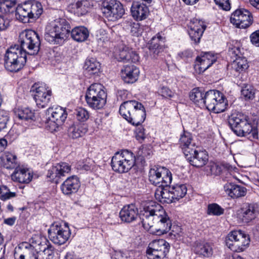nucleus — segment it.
<instances>
[{"label": "nucleus", "instance_id": "f257e3e1", "mask_svg": "<svg viewBox=\"0 0 259 259\" xmlns=\"http://www.w3.org/2000/svg\"><path fill=\"white\" fill-rule=\"evenodd\" d=\"M140 219L143 227L151 233L164 234L171 228V221L163 207L155 201L145 203Z\"/></svg>", "mask_w": 259, "mask_h": 259}, {"label": "nucleus", "instance_id": "f03ea898", "mask_svg": "<svg viewBox=\"0 0 259 259\" xmlns=\"http://www.w3.org/2000/svg\"><path fill=\"white\" fill-rule=\"evenodd\" d=\"M228 122L231 130L237 136L251 135L254 139L258 138L257 129L253 126L247 115L239 112L233 113L229 116Z\"/></svg>", "mask_w": 259, "mask_h": 259}, {"label": "nucleus", "instance_id": "7ed1b4c3", "mask_svg": "<svg viewBox=\"0 0 259 259\" xmlns=\"http://www.w3.org/2000/svg\"><path fill=\"white\" fill-rule=\"evenodd\" d=\"M70 32L69 22L63 18L56 19L46 26L45 39L51 44L60 45L69 36Z\"/></svg>", "mask_w": 259, "mask_h": 259}, {"label": "nucleus", "instance_id": "20e7f679", "mask_svg": "<svg viewBox=\"0 0 259 259\" xmlns=\"http://www.w3.org/2000/svg\"><path fill=\"white\" fill-rule=\"evenodd\" d=\"M119 112L128 123L136 126L141 125L146 116L144 106L136 100L124 102L120 106Z\"/></svg>", "mask_w": 259, "mask_h": 259}, {"label": "nucleus", "instance_id": "39448f33", "mask_svg": "<svg viewBox=\"0 0 259 259\" xmlns=\"http://www.w3.org/2000/svg\"><path fill=\"white\" fill-rule=\"evenodd\" d=\"M136 163L135 154L126 149L116 152L113 156L111 166L116 172L123 174L128 172Z\"/></svg>", "mask_w": 259, "mask_h": 259}, {"label": "nucleus", "instance_id": "423d86ee", "mask_svg": "<svg viewBox=\"0 0 259 259\" xmlns=\"http://www.w3.org/2000/svg\"><path fill=\"white\" fill-rule=\"evenodd\" d=\"M5 68L10 72H18L24 66L26 62V53L22 51L17 45L12 46L5 54Z\"/></svg>", "mask_w": 259, "mask_h": 259}, {"label": "nucleus", "instance_id": "0eeeda50", "mask_svg": "<svg viewBox=\"0 0 259 259\" xmlns=\"http://www.w3.org/2000/svg\"><path fill=\"white\" fill-rule=\"evenodd\" d=\"M107 94L100 83L92 84L87 89L85 100L88 105L94 109L102 108L106 103Z\"/></svg>", "mask_w": 259, "mask_h": 259}, {"label": "nucleus", "instance_id": "6e6552de", "mask_svg": "<svg viewBox=\"0 0 259 259\" xmlns=\"http://www.w3.org/2000/svg\"><path fill=\"white\" fill-rule=\"evenodd\" d=\"M18 42L20 49L26 54L36 55L40 49V40L38 34L34 30H25L20 33Z\"/></svg>", "mask_w": 259, "mask_h": 259}, {"label": "nucleus", "instance_id": "1a4fd4ad", "mask_svg": "<svg viewBox=\"0 0 259 259\" xmlns=\"http://www.w3.org/2000/svg\"><path fill=\"white\" fill-rule=\"evenodd\" d=\"M249 236L241 230L233 231L226 238V245L234 252L243 251L250 243Z\"/></svg>", "mask_w": 259, "mask_h": 259}, {"label": "nucleus", "instance_id": "9d476101", "mask_svg": "<svg viewBox=\"0 0 259 259\" xmlns=\"http://www.w3.org/2000/svg\"><path fill=\"white\" fill-rule=\"evenodd\" d=\"M224 95L218 90H209L205 93L204 106L214 113H221L226 109Z\"/></svg>", "mask_w": 259, "mask_h": 259}, {"label": "nucleus", "instance_id": "9b49d317", "mask_svg": "<svg viewBox=\"0 0 259 259\" xmlns=\"http://www.w3.org/2000/svg\"><path fill=\"white\" fill-rule=\"evenodd\" d=\"M47 114L51 115L46 122V128L52 133L58 131L67 117L66 111L60 106L49 108Z\"/></svg>", "mask_w": 259, "mask_h": 259}, {"label": "nucleus", "instance_id": "f8f14e48", "mask_svg": "<svg viewBox=\"0 0 259 259\" xmlns=\"http://www.w3.org/2000/svg\"><path fill=\"white\" fill-rule=\"evenodd\" d=\"M50 239L59 245L64 244L69 239L71 231L67 223H55L48 230Z\"/></svg>", "mask_w": 259, "mask_h": 259}, {"label": "nucleus", "instance_id": "ddd939ff", "mask_svg": "<svg viewBox=\"0 0 259 259\" xmlns=\"http://www.w3.org/2000/svg\"><path fill=\"white\" fill-rule=\"evenodd\" d=\"M149 180L157 187L167 186L171 183L172 174L169 169L164 167L154 166L149 170Z\"/></svg>", "mask_w": 259, "mask_h": 259}, {"label": "nucleus", "instance_id": "4468645a", "mask_svg": "<svg viewBox=\"0 0 259 259\" xmlns=\"http://www.w3.org/2000/svg\"><path fill=\"white\" fill-rule=\"evenodd\" d=\"M102 12L109 21H115L124 14L122 5L116 0H104L102 4Z\"/></svg>", "mask_w": 259, "mask_h": 259}, {"label": "nucleus", "instance_id": "2eb2a0df", "mask_svg": "<svg viewBox=\"0 0 259 259\" xmlns=\"http://www.w3.org/2000/svg\"><path fill=\"white\" fill-rule=\"evenodd\" d=\"M31 91L34 93V99L37 106L40 108L46 107L52 97L51 90L45 84L35 83L32 87Z\"/></svg>", "mask_w": 259, "mask_h": 259}, {"label": "nucleus", "instance_id": "dca6fc26", "mask_svg": "<svg viewBox=\"0 0 259 259\" xmlns=\"http://www.w3.org/2000/svg\"><path fill=\"white\" fill-rule=\"evenodd\" d=\"M252 18L249 11L245 9H239L232 14L230 21L238 28H245L251 24Z\"/></svg>", "mask_w": 259, "mask_h": 259}, {"label": "nucleus", "instance_id": "f3484780", "mask_svg": "<svg viewBox=\"0 0 259 259\" xmlns=\"http://www.w3.org/2000/svg\"><path fill=\"white\" fill-rule=\"evenodd\" d=\"M169 248V244L165 240H154L149 244L146 252L147 255H153L155 258H163L166 257Z\"/></svg>", "mask_w": 259, "mask_h": 259}, {"label": "nucleus", "instance_id": "a211bd4d", "mask_svg": "<svg viewBox=\"0 0 259 259\" xmlns=\"http://www.w3.org/2000/svg\"><path fill=\"white\" fill-rule=\"evenodd\" d=\"M70 170V166L68 163L60 162L53 166L48 170L47 177L49 179V181L58 183L59 179L62 177L65 176V174H68Z\"/></svg>", "mask_w": 259, "mask_h": 259}, {"label": "nucleus", "instance_id": "6ab92c4d", "mask_svg": "<svg viewBox=\"0 0 259 259\" xmlns=\"http://www.w3.org/2000/svg\"><path fill=\"white\" fill-rule=\"evenodd\" d=\"M217 61V57L210 52L203 53L198 56L195 62L194 68L199 73L210 67Z\"/></svg>", "mask_w": 259, "mask_h": 259}, {"label": "nucleus", "instance_id": "aec40b11", "mask_svg": "<svg viewBox=\"0 0 259 259\" xmlns=\"http://www.w3.org/2000/svg\"><path fill=\"white\" fill-rule=\"evenodd\" d=\"M39 252L40 251L38 252L34 249L32 245L24 242L20 243L15 248L14 256L15 257L19 256V259H25V257L38 259Z\"/></svg>", "mask_w": 259, "mask_h": 259}, {"label": "nucleus", "instance_id": "412c9836", "mask_svg": "<svg viewBox=\"0 0 259 259\" xmlns=\"http://www.w3.org/2000/svg\"><path fill=\"white\" fill-rule=\"evenodd\" d=\"M188 33L191 40L195 44L199 43L206 28L204 22L197 19H193L190 23Z\"/></svg>", "mask_w": 259, "mask_h": 259}, {"label": "nucleus", "instance_id": "4be33fe9", "mask_svg": "<svg viewBox=\"0 0 259 259\" xmlns=\"http://www.w3.org/2000/svg\"><path fill=\"white\" fill-rule=\"evenodd\" d=\"M187 160L192 166L199 167L205 165L208 159L205 151H198L196 148L190 151V155H185Z\"/></svg>", "mask_w": 259, "mask_h": 259}, {"label": "nucleus", "instance_id": "5701e85b", "mask_svg": "<svg viewBox=\"0 0 259 259\" xmlns=\"http://www.w3.org/2000/svg\"><path fill=\"white\" fill-rule=\"evenodd\" d=\"M80 187L79 178L76 176L68 177L61 185L62 192L66 196H69L75 194Z\"/></svg>", "mask_w": 259, "mask_h": 259}, {"label": "nucleus", "instance_id": "b1692460", "mask_svg": "<svg viewBox=\"0 0 259 259\" xmlns=\"http://www.w3.org/2000/svg\"><path fill=\"white\" fill-rule=\"evenodd\" d=\"M226 194L232 199H236L244 196L247 193L245 187L234 183L227 182L223 186Z\"/></svg>", "mask_w": 259, "mask_h": 259}, {"label": "nucleus", "instance_id": "393cba45", "mask_svg": "<svg viewBox=\"0 0 259 259\" xmlns=\"http://www.w3.org/2000/svg\"><path fill=\"white\" fill-rule=\"evenodd\" d=\"M259 213V207L256 203L247 204L244 206L239 213L243 222L247 223L254 220Z\"/></svg>", "mask_w": 259, "mask_h": 259}, {"label": "nucleus", "instance_id": "a878e982", "mask_svg": "<svg viewBox=\"0 0 259 259\" xmlns=\"http://www.w3.org/2000/svg\"><path fill=\"white\" fill-rule=\"evenodd\" d=\"M115 56L118 61L124 62L136 63L139 60V55L135 52L123 45L119 47V51L115 54Z\"/></svg>", "mask_w": 259, "mask_h": 259}, {"label": "nucleus", "instance_id": "bb28decb", "mask_svg": "<svg viewBox=\"0 0 259 259\" xmlns=\"http://www.w3.org/2000/svg\"><path fill=\"white\" fill-rule=\"evenodd\" d=\"M138 215V209L133 204L123 206L119 212V217L121 220L126 223H131L136 221Z\"/></svg>", "mask_w": 259, "mask_h": 259}, {"label": "nucleus", "instance_id": "cd10ccee", "mask_svg": "<svg viewBox=\"0 0 259 259\" xmlns=\"http://www.w3.org/2000/svg\"><path fill=\"white\" fill-rule=\"evenodd\" d=\"M140 70L133 65H125L121 71V76L124 82L133 83L138 79Z\"/></svg>", "mask_w": 259, "mask_h": 259}, {"label": "nucleus", "instance_id": "c85d7f7f", "mask_svg": "<svg viewBox=\"0 0 259 259\" xmlns=\"http://www.w3.org/2000/svg\"><path fill=\"white\" fill-rule=\"evenodd\" d=\"M171 192L170 185L159 186L155 190V197L162 203H171L175 202Z\"/></svg>", "mask_w": 259, "mask_h": 259}, {"label": "nucleus", "instance_id": "c756f323", "mask_svg": "<svg viewBox=\"0 0 259 259\" xmlns=\"http://www.w3.org/2000/svg\"><path fill=\"white\" fill-rule=\"evenodd\" d=\"M11 177L14 182L28 184L32 180L33 175L28 169L17 167Z\"/></svg>", "mask_w": 259, "mask_h": 259}, {"label": "nucleus", "instance_id": "7c9ffc66", "mask_svg": "<svg viewBox=\"0 0 259 259\" xmlns=\"http://www.w3.org/2000/svg\"><path fill=\"white\" fill-rule=\"evenodd\" d=\"M179 144L185 155H190V151L196 148L195 144L193 142L192 134L185 131L181 135Z\"/></svg>", "mask_w": 259, "mask_h": 259}, {"label": "nucleus", "instance_id": "2f4dec72", "mask_svg": "<svg viewBox=\"0 0 259 259\" xmlns=\"http://www.w3.org/2000/svg\"><path fill=\"white\" fill-rule=\"evenodd\" d=\"M131 13L135 19L141 21L147 17L149 11L146 5L136 3L133 4L132 6Z\"/></svg>", "mask_w": 259, "mask_h": 259}, {"label": "nucleus", "instance_id": "473e14b6", "mask_svg": "<svg viewBox=\"0 0 259 259\" xmlns=\"http://www.w3.org/2000/svg\"><path fill=\"white\" fill-rule=\"evenodd\" d=\"M1 160L2 166L6 169H15L19 165L16 155L8 151L1 155Z\"/></svg>", "mask_w": 259, "mask_h": 259}, {"label": "nucleus", "instance_id": "72a5a7b5", "mask_svg": "<svg viewBox=\"0 0 259 259\" xmlns=\"http://www.w3.org/2000/svg\"><path fill=\"white\" fill-rule=\"evenodd\" d=\"M72 6L74 14L80 16L89 12L93 6V3L91 0H77Z\"/></svg>", "mask_w": 259, "mask_h": 259}, {"label": "nucleus", "instance_id": "f704fd0d", "mask_svg": "<svg viewBox=\"0 0 259 259\" xmlns=\"http://www.w3.org/2000/svg\"><path fill=\"white\" fill-rule=\"evenodd\" d=\"M28 1L19 5L16 8L17 19L23 23H28L30 19Z\"/></svg>", "mask_w": 259, "mask_h": 259}, {"label": "nucleus", "instance_id": "c9c22d12", "mask_svg": "<svg viewBox=\"0 0 259 259\" xmlns=\"http://www.w3.org/2000/svg\"><path fill=\"white\" fill-rule=\"evenodd\" d=\"M163 42V38L159 33L153 36L151 39L148 48L150 53L153 54L154 57L157 56L159 53L163 51V47L161 43Z\"/></svg>", "mask_w": 259, "mask_h": 259}, {"label": "nucleus", "instance_id": "e433bc0d", "mask_svg": "<svg viewBox=\"0 0 259 259\" xmlns=\"http://www.w3.org/2000/svg\"><path fill=\"white\" fill-rule=\"evenodd\" d=\"M71 37L77 42H82L89 36L88 29L84 26H76L70 31Z\"/></svg>", "mask_w": 259, "mask_h": 259}, {"label": "nucleus", "instance_id": "4c0bfd02", "mask_svg": "<svg viewBox=\"0 0 259 259\" xmlns=\"http://www.w3.org/2000/svg\"><path fill=\"white\" fill-rule=\"evenodd\" d=\"M88 131L84 124H73L68 129V136L72 139H77L83 136Z\"/></svg>", "mask_w": 259, "mask_h": 259}, {"label": "nucleus", "instance_id": "58836bf2", "mask_svg": "<svg viewBox=\"0 0 259 259\" xmlns=\"http://www.w3.org/2000/svg\"><path fill=\"white\" fill-rule=\"evenodd\" d=\"M205 93L201 89L194 88L190 93V99L194 104L202 108L204 106Z\"/></svg>", "mask_w": 259, "mask_h": 259}, {"label": "nucleus", "instance_id": "ea45409f", "mask_svg": "<svg viewBox=\"0 0 259 259\" xmlns=\"http://www.w3.org/2000/svg\"><path fill=\"white\" fill-rule=\"evenodd\" d=\"M32 243L37 244L39 246H41V247L44 246V247L42 248H39L40 250H43L42 253H44L45 254H47L48 257L46 259H51L53 257L54 251L51 249V247L49 248L48 246L46 244V242H47V239L43 237H41L39 236H35V237L32 238Z\"/></svg>", "mask_w": 259, "mask_h": 259}, {"label": "nucleus", "instance_id": "a19ab883", "mask_svg": "<svg viewBox=\"0 0 259 259\" xmlns=\"http://www.w3.org/2000/svg\"><path fill=\"white\" fill-rule=\"evenodd\" d=\"M16 118L24 121L34 120V111L29 108H18L14 111Z\"/></svg>", "mask_w": 259, "mask_h": 259}, {"label": "nucleus", "instance_id": "79ce46f5", "mask_svg": "<svg viewBox=\"0 0 259 259\" xmlns=\"http://www.w3.org/2000/svg\"><path fill=\"white\" fill-rule=\"evenodd\" d=\"M196 254L204 257H210L212 254V249L210 243L203 242L197 244L194 248Z\"/></svg>", "mask_w": 259, "mask_h": 259}, {"label": "nucleus", "instance_id": "37998d69", "mask_svg": "<svg viewBox=\"0 0 259 259\" xmlns=\"http://www.w3.org/2000/svg\"><path fill=\"white\" fill-rule=\"evenodd\" d=\"M100 67V63L93 58L87 59L83 66L85 70L90 75L95 74L99 72Z\"/></svg>", "mask_w": 259, "mask_h": 259}, {"label": "nucleus", "instance_id": "c03bdc74", "mask_svg": "<svg viewBox=\"0 0 259 259\" xmlns=\"http://www.w3.org/2000/svg\"><path fill=\"white\" fill-rule=\"evenodd\" d=\"M30 19H36L43 12V8L40 3L37 1H28Z\"/></svg>", "mask_w": 259, "mask_h": 259}, {"label": "nucleus", "instance_id": "a18cd8bd", "mask_svg": "<svg viewBox=\"0 0 259 259\" xmlns=\"http://www.w3.org/2000/svg\"><path fill=\"white\" fill-rule=\"evenodd\" d=\"M175 202L183 198L187 192V188L185 184H177L170 187Z\"/></svg>", "mask_w": 259, "mask_h": 259}, {"label": "nucleus", "instance_id": "49530a36", "mask_svg": "<svg viewBox=\"0 0 259 259\" xmlns=\"http://www.w3.org/2000/svg\"><path fill=\"white\" fill-rule=\"evenodd\" d=\"M231 65L232 69L239 73L244 71L248 67L247 60L240 57L236 58Z\"/></svg>", "mask_w": 259, "mask_h": 259}, {"label": "nucleus", "instance_id": "de8ad7c7", "mask_svg": "<svg viewBox=\"0 0 259 259\" xmlns=\"http://www.w3.org/2000/svg\"><path fill=\"white\" fill-rule=\"evenodd\" d=\"M152 153V151L150 147L147 146H142L139 150L136 158V163L138 165L139 163V160L141 162H144L145 158H149Z\"/></svg>", "mask_w": 259, "mask_h": 259}, {"label": "nucleus", "instance_id": "09e8293b", "mask_svg": "<svg viewBox=\"0 0 259 259\" xmlns=\"http://www.w3.org/2000/svg\"><path fill=\"white\" fill-rule=\"evenodd\" d=\"M224 213V209L217 203H212L207 206V213L208 215L220 216Z\"/></svg>", "mask_w": 259, "mask_h": 259}, {"label": "nucleus", "instance_id": "8fccbe9b", "mask_svg": "<svg viewBox=\"0 0 259 259\" xmlns=\"http://www.w3.org/2000/svg\"><path fill=\"white\" fill-rule=\"evenodd\" d=\"M16 5L15 0H0V10L2 13L13 12L11 9Z\"/></svg>", "mask_w": 259, "mask_h": 259}, {"label": "nucleus", "instance_id": "3c124183", "mask_svg": "<svg viewBox=\"0 0 259 259\" xmlns=\"http://www.w3.org/2000/svg\"><path fill=\"white\" fill-rule=\"evenodd\" d=\"M15 192H11L7 186L2 185L0 186V199L2 200L6 201L11 198L16 197Z\"/></svg>", "mask_w": 259, "mask_h": 259}, {"label": "nucleus", "instance_id": "603ef678", "mask_svg": "<svg viewBox=\"0 0 259 259\" xmlns=\"http://www.w3.org/2000/svg\"><path fill=\"white\" fill-rule=\"evenodd\" d=\"M76 118L79 121L84 122L90 116L89 112L84 108L80 107L77 108L74 112Z\"/></svg>", "mask_w": 259, "mask_h": 259}, {"label": "nucleus", "instance_id": "864d4df0", "mask_svg": "<svg viewBox=\"0 0 259 259\" xmlns=\"http://www.w3.org/2000/svg\"><path fill=\"white\" fill-rule=\"evenodd\" d=\"M241 96L245 100L252 99L254 97V92L252 87L246 85L241 90Z\"/></svg>", "mask_w": 259, "mask_h": 259}, {"label": "nucleus", "instance_id": "5fc2aeb1", "mask_svg": "<svg viewBox=\"0 0 259 259\" xmlns=\"http://www.w3.org/2000/svg\"><path fill=\"white\" fill-rule=\"evenodd\" d=\"M131 33L132 35L139 36L141 35L143 32V27L139 23L133 22L130 23Z\"/></svg>", "mask_w": 259, "mask_h": 259}, {"label": "nucleus", "instance_id": "6e6d98bb", "mask_svg": "<svg viewBox=\"0 0 259 259\" xmlns=\"http://www.w3.org/2000/svg\"><path fill=\"white\" fill-rule=\"evenodd\" d=\"M8 120V113L3 110H0V131L6 127Z\"/></svg>", "mask_w": 259, "mask_h": 259}, {"label": "nucleus", "instance_id": "4d7b16f0", "mask_svg": "<svg viewBox=\"0 0 259 259\" xmlns=\"http://www.w3.org/2000/svg\"><path fill=\"white\" fill-rule=\"evenodd\" d=\"M137 126L135 131V137L137 140L142 142L146 138L145 129L142 126Z\"/></svg>", "mask_w": 259, "mask_h": 259}, {"label": "nucleus", "instance_id": "13d9d810", "mask_svg": "<svg viewBox=\"0 0 259 259\" xmlns=\"http://www.w3.org/2000/svg\"><path fill=\"white\" fill-rule=\"evenodd\" d=\"M215 4L219 7L225 11H229L231 9L229 0H214Z\"/></svg>", "mask_w": 259, "mask_h": 259}, {"label": "nucleus", "instance_id": "bf43d9fd", "mask_svg": "<svg viewBox=\"0 0 259 259\" xmlns=\"http://www.w3.org/2000/svg\"><path fill=\"white\" fill-rule=\"evenodd\" d=\"M158 93L164 98H172L174 96L173 92L168 88L162 87L158 91Z\"/></svg>", "mask_w": 259, "mask_h": 259}, {"label": "nucleus", "instance_id": "052dcab7", "mask_svg": "<svg viewBox=\"0 0 259 259\" xmlns=\"http://www.w3.org/2000/svg\"><path fill=\"white\" fill-rule=\"evenodd\" d=\"M178 56L181 59L188 61L192 58L193 52L190 50H187L179 53Z\"/></svg>", "mask_w": 259, "mask_h": 259}, {"label": "nucleus", "instance_id": "680f3d73", "mask_svg": "<svg viewBox=\"0 0 259 259\" xmlns=\"http://www.w3.org/2000/svg\"><path fill=\"white\" fill-rule=\"evenodd\" d=\"M251 43L257 47H259V30L253 32L250 36Z\"/></svg>", "mask_w": 259, "mask_h": 259}, {"label": "nucleus", "instance_id": "e2e57ef3", "mask_svg": "<svg viewBox=\"0 0 259 259\" xmlns=\"http://www.w3.org/2000/svg\"><path fill=\"white\" fill-rule=\"evenodd\" d=\"M9 26V21L5 17L0 15V31L5 30Z\"/></svg>", "mask_w": 259, "mask_h": 259}, {"label": "nucleus", "instance_id": "0e129e2a", "mask_svg": "<svg viewBox=\"0 0 259 259\" xmlns=\"http://www.w3.org/2000/svg\"><path fill=\"white\" fill-rule=\"evenodd\" d=\"M229 52L230 54H234L235 56L240 57V49L238 46H234L232 48L229 47Z\"/></svg>", "mask_w": 259, "mask_h": 259}, {"label": "nucleus", "instance_id": "69168bd1", "mask_svg": "<svg viewBox=\"0 0 259 259\" xmlns=\"http://www.w3.org/2000/svg\"><path fill=\"white\" fill-rule=\"evenodd\" d=\"M80 169H83L85 171H89L91 170L93 166L91 164H89V163H86L82 162V163L79 165Z\"/></svg>", "mask_w": 259, "mask_h": 259}, {"label": "nucleus", "instance_id": "338daca9", "mask_svg": "<svg viewBox=\"0 0 259 259\" xmlns=\"http://www.w3.org/2000/svg\"><path fill=\"white\" fill-rule=\"evenodd\" d=\"M7 141L5 139H0V153L3 152L7 146Z\"/></svg>", "mask_w": 259, "mask_h": 259}, {"label": "nucleus", "instance_id": "774afa93", "mask_svg": "<svg viewBox=\"0 0 259 259\" xmlns=\"http://www.w3.org/2000/svg\"><path fill=\"white\" fill-rule=\"evenodd\" d=\"M16 218L11 217L4 220V223L9 226H13L15 222Z\"/></svg>", "mask_w": 259, "mask_h": 259}]
</instances>
